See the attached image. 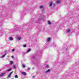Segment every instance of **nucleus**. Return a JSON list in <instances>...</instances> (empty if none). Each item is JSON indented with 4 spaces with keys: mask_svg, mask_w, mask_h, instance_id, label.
<instances>
[{
    "mask_svg": "<svg viewBox=\"0 0 79 79\" xmlns=\"http://www.w3.org/2000/svg\"><path fill=\"white\" fill-rule=\"evenodd\" d=\"M13 73V71H12L10 72L7 76V77L8 78H10V77H11V74H12V73Z\"/></svg>",
    "mask_w": 79,
    "mask_h": 79,
    "instance_id": "obj_1",
    "label": "nucleus"
},
{
    "mask_svg": "<svg viewBox=\"0 0 79 79\" xmlns=\"http://www.w3.org/2000/svg\"><path fill=\"white\" fill-rule=\"evenodd\" d=\"M43 19V17H40L39 19H38V22H40V20H42V19Z\"/></svg>",
    "mask_w": 79,
    "mask_h": 79,
    "instance_id": "obj_2",
    "label": "nucleus"
},
{
    "mask_svg": "<svg viewBox=\"0 0 79 79\" xmlns=\"http://www.w3.org/2000/svg\"><path fill=\"white\" fill-rule=\"evenodd\" d=\"M37 23V22L35 21H33L32 22V23L34 25H35Z\"/></svg>",
    "mask_w": 79,
    "mask_h": 79,
    "instance_id": "obj_3",
    "label": "nucleus"
},
{
    "mask_svg": "<svg viewBox=\"0 0 79 79\" xmlns=\"http://www.w3.org/2000/svg\"><path fill=\"white\" fill-rule=\"evenodd\" d=\"M45 72L46 73H50V69H48Z\"/></svg>",
    "mask_w": 79,
    "mask_h": 79,
    "instance_id": "obj_4",
    "label": "nucleus"
},
{
    "mask_svg": "<svg viewBox=\"0 0 79 79\" xmlns=\"http://www.w3.org/2000/svg\"><path fill=\"white\" fill-rule=\"evenodd\" d=\"M5 74H6V73H3L1 74L0 75V76L1 77H2V76H4L5 75Z\"/></svg>",
    "mask_w": 79,
    "mask_h": 79,
    "instance_id": "obj_5",
    "label": "nucleus"
},
{
    "mask_svg": "<svg viewBox=\"0 0 79 79\" xmlns=\"http://www.w3.org/2000/svg\"><path fill=\"white\" fill-rule=\"evenodd\" d=\"M31 49L29 48L28 49L27 51V53H28V52H31Z\"/></svg>",
    "mask_w": 79,
    "mask_h": 79,
    "instance_id": "obj_6",
    "label": "nucleus"
},
{
    "mask_svg": "<svg viewBox=\"0 0 79 79\" xmlns=\"http://www.w3.org/2000/svg\"><path fill=\"white\" fill-rule=\"evenodd\" d=\"M9 40H13V38L11 37H9Z\"/></svg>",
    "mask_w": 79,
    "mask_h": 79,
    "instance_id": "obj_7",
    "label": "nucleus"
},
{
    "mask_svg": "<svg viewBox=\"0 0 79 79\" xmlns=\"http://www.w3.org/2000/svg\"><path fill=\"white\" fill-rule=\"evenodd\" d=\"M6 55V54L5 53L3 56H2L1 58H4V57H5V55Z\"/></svg>",
    "mask_w": 79,
    "mask_h": 79,
    "instance_id": "obj_8",
    "label": "nucleus"
},
{
    "mask_svg": "<svg viewBox=\"0 0 79 79\" xmlns=\"http://www.w3.org/2000/svg\"><path fill=\"white\" fill-rule=\"evenodd\" d=\"M11 70H12V69H10L8 70H6V71H7V72H8V71H11Z\"/></svg>",
    "mask_w": 79,
    "mask_h": 79,
    "instance_id": "obj_9",
    "label": "nucleus"
},
{
    "mask_svg": "<svg viewBox=\"0 0 79 79\" xmlns=\"http://www.w3.org/2000/svg\"><path fill=\"white\" fill-rule=\"evenodd\" d=\"M56 3L58 4V3H60V0H57L56 1Z\"/></svg>",
    "mask_w": 79,
    "mask_h": 79,
    "instance_id": "obj_10",
    "label": "nucleus"
},
{
    "mask_svg": "<svg viewBox=\"0 0 79 79\" xmlns=\"http://www.w3.org/2000/svg\"><path fill=\"white\" fill-rule=\"evenodd\" d=\"M52 4H53V2H51L50 4L49 5V6L50 7H51V6H52Z\"/></svg>",
    "mask_w": 79,
    "mask_h": 79,
    "instance_id": "obj_11",
    "label": "nucleus"
},
{
    "mask_svg": "<svg viewBox=\"0 0 79 79\" xmlns=\"http://www.w3.org/2000/svg\"><path fill=\"white\" fill-rule=\"evenodd\" d=\"M22 74H23V75H25L26 74V73L24 72H22Z\"/></svg>",
    "mask_w": 79,
    "mask_h": 79,
    "instance_id": "obj_12",
    "label": "nucleus"
},
{
    "mask_svg": "<svg viewBox=\"0 0 79 79\" xmlns=\"http://www.w3.org/2000/svg\"><path fill=\"white\" fill-rule=\"evenodd\" d=\"M70 29H68L66 31L68 33L69 32H70Z\"/></svg>",
    "mask_w": 79,
    "mask_h": 79,
    "instance_id": "obj_13",
    "label": "nucleus"
},
{
    "mask_svg": "<svg viewBox=\"0 0 79 79\" xmlns=\"http://www.w3.org/2000/svg\"><path fill=\"white\" fill-rule=\"evenodd\" d=\"M22 66L23 68H25V67H26V65H25L24 64H22Z\"/></svg>",
    "mask_w": 79,
    "mask_h": 79,
    "instance_id": "obj_14",
    "label": "nucleus"
},
{
    "mask_svg": "<svg viewBox=\"0 0 79 79\" xmlns=\"http://www.w3.org/2000/svg\"><path fill=\"white\" fill-rule=\"evenodd\" d=\"M50 40V38H48L47 40V41L48 42H49V41Z\"/></svg>",
    "mask_w": 79,
    "mask_h": 79,
    "instance_id": "obj_15",
    "label": "nucleus"
},
{
    "mask_svg": "<svg viewBox=\"0 0 79 79\" xmlns=\"http://www.w3.org/2000/svg\"><path fill=\"white\" fill-rule=\"evenodd\" d=\"M44 8V6H40V9H42V8Z\"/></svg>",
    "mask_w": 79,
    "mask_h": 79,
    "instance_id": "obj_16",
    "label": "nucleus"
},
{
    "mask_svg": "<svg viewBox=\"0 0 79 79\" xmlns=\"http://www.w3.org/2000/svg\"><path fill=\"white\" fill-rule=\"evenodd\" d=\"M13 68H14V69H15V68H16V66L15 65H13Z\"/></svg>",
    "mask_w": 79,
    "mask_h": 79,
    "instance_id": "obj_17",
    "label": "nucleus"
},
{
    "mask_svg": "<svg viewBox=\"0 0 79 79\" xmlns=\"http://www.w3.org/2000/svg\"><path fill=\"white\" fill-rule=\"evenodd\" d=\"M48 24H51V22L50 21H48Z\"/></svg>",
    "mask_w": 79,
    "mask_h": 79,
    "instance_id": "obj_18",
    "label": "nucleus"
},
{
    "mask_svg": "<svg viewBox=\"0 0 79 79\" xmlns=\"http://www.w3.org/2000/svg\"><path fill=\"white\" fill-rule=\"evenodd\" d=\"M15 78H18V77L17 75H16L15 76Z\"/></svg>",
    "mask_w": 79,
    "mask_h": 79,
    "instance_id": "obj_19",
    "label": "nucleus"
},
{
    "mask_svg": "<svg viewBox=\"0 0 79 79\" xmlns=\"http://www.w3.org/2000/svg\"><path fill=\"white\" fill-rule=\"evenodd\" d=\"M13 63V61H10V64H12Z\"/></svg>",
    "mask_w": 79,
    "mask_h": 79,
    "instance_id": "obj_20",
    "label": "nucleus"
},
{
    "mask_svg": "<svg viewBox=\"0 0 79 79\" xmlns=\"http://www.w3.org/2000/svg\"><path fill=\"white\" fill-rule=\"evenodd\" d=\"M18 39L19 40H20L21 39V37H19L18 38Z\"/></svg>",
    "mask_w": 79,
    "mask_h": 79,
    "instance_id": "obj_21",
    "label": "nucleus"
},
{
    "mask_svg": "<svg viewBox=\"0 0 79 79\" xmlns=\"http://www.w3.org/2000/svg\"><path fill=\"white\" fill-rule=\"evenodd\" d=\"M46 68H49V66H48V65H46Z\"/></svg>",
    "mask_w": 79,
    "mask_h": 79,
    "instance_id": "obj_22",
    "label": "nucleus"
},
{
    "mask_svg": "<svg viewBox=\"0 0 79 79\" xmlns=\"http://www.w3.org/2000/svg\"><path fill=\"white\" fill-rule=\"evenodd\" d=\"M23 47H26V45L25 44V45H23Z\"/></svg>",
    "mask_w": 79,
    "mask_h": 79,
    "instance_id": "obj_23",
    "label": "nucleus"
},
{
    "mask_svg": "<svg viewBox=\"0 0 79 79\" xmlns=\"http://www.w3.org/2000/svg\"><path fill=\"white\" fill-rule=\"evenodd\" d=\"M15 51V49H13L12 50V52H14Z\"/></svg>",
    "mask_w": 79,
    "mask_h": 79,
    "instance_id": "obj_24",
    "label": "nucleus"
},
{
    "mask_svg": "<svg viewBox=\"0 0 79 79\" xmlns=\"http://www.w3.org/2000/svg\"><path fill=\"white\" fill-rule=\"evenodd\" d=\"M15 31H18V29H16V30H14Z\"/></svg>",
    "mask_w": 79,
    "mask_h": 79,
    "instance_id": "obj_25",
    "label": "nucleus"
},
{
    "mask_svg": "<svg viewBox=\"0 0 79 79\" xmlns=\"http://www.w3.org/2000/svg\"><path fill=\"white\" fill-rule=\"evenodd\" d=\"M11 58H14V56H11Z\"/></svg>",
    "mask_w": 79,
    "mask_h": 79,
    "instance_id": "obj_26",
    "label": "nucleus"
},
{
    "mask_svg": "<svg viewBox=\"0 0 79 79\" xmlns=\"http://www.w3.org/2000/svg\"><path fill=\"white\" fill-rule=\"evenodd\" d=\"M30 69V68H28V70H29Z\"/></svg>",
    "mask_w": 79,
    "mask_h": 79,
    "instance_id": "obj_27",
    "label": "nucleus"
},
{
    "mask_svg": "<svg viewBox=\"0 0 79 79\" xmlns=\"http://www.w3.org/2000/svg\"><path fill=\"white\" fill-rule=\"evenodd\" d=\"M32 58H33L34 59V58H35V57L33 56V57Z\"/></svg>",
    "mask_w": 79,
    "mask_h": 79,
    "instance_id": "obj_28",
    "label": "nucleus"
},
{
    "mask_svg": "<svg viewBox=\"0 0 79 79\" xmlns=\"http://www.w3.org/2000/svg\"><path fill=\"white\" fill-rule=\"evenodd\" d=\"M35 76H33L32 77L34 78V77H35Z\"/></svg>",
    "mask_w": 79,
    "mask_h": 79,
    "instance_id": "obj_29",
    "label": "nucleus"
},
{
    "mask_svg": "<svg viewBox=\"0 0 79 79\" xmlns=\"http://www.w3.org/2000/svg\"><path fill=\"white\" fill-rule=\"evenodd\" d=\"M66 50H68V48H66Z\"/></svg>",
    "mask_w": 79,
    "mask_h": 79,
    "instance_id": "obj_30",
    "label": "nucleus"
},
{
    "mask_svg": "<svg viewBox=\"0 0 79 79\" xmlns=\"http://www.w3.org/2000/svg\"><path fill=\"white\" fill-rule=\"evenodd\" d=\"M77 64H79V63H78Z\"/></svg>",
    "mask_w": 79,
    "mask_h": 79,
    "instance_id": "obj_31",
    "label": "nucleus"
},
{
    "mask_svg": "<svg viewBox=\"0 0 79 79\" xmlns=\"http://www.w3.org/2000/svg\"><path fill=\"white\" fill-rule=\"evenodd\" d=\"M61 1L60 0V1Z\"/></svg>",
    "mask_w": 79,
    "mask_h": 79,
    "instance_id": "obj_32",
    "label": "nucleus"
}]
</instances>
